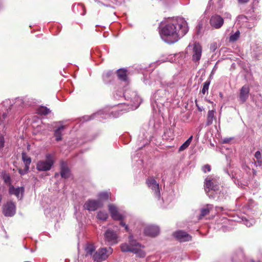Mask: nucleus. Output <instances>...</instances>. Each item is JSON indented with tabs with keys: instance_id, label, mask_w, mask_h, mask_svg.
<instances>
[{
	"instance_id": "obj_29",
	"label": "nucleus",
	"mask_w": 262,
	"mask_h": 262,
	"mask_svg": "<svg viewBox=\"0 0 262 262\" xmlns=\"http://www.w3.org/2000/svg\"><path fill=\"white\" fill-rule=\"evenodd\" d=\"M110 193L107 192H100L98 195V200L102 203V201L108 200Z\"/></svg>"
},
{
	"instance_id": "obj_43",
	"label": "nucleus",
	"mask_w": 262,
	"mask_h": 262,
	"mask_svg": "<svg viewBox=\"0 0 262 262\" xmlns=\"http://www.w3.org/2000/svg\"><path fill=\"white\" fill-rule=\"evenodd\" d=\"M254 12V8L253 7V5H252L251 9H250L248 12H247V14H252Z\"/></svg>"
},
{
	"instance_id": "obj_52",
	"label": "nucleus",
	"mask_w": 262,
	"mask_h": 262,
	"mask_svg": "<svg viewBox=\"0 0 262 262\" xmlns=\"http://www.w3.org/2000/svg\"><path fill=\"white\" fill-rule=\"evenodd\" d=\"M252 262H261V261H254V260H252Z\"/></svg>"
},
{
	"instance_id": "obj_27",
	"label": "nucleus",
	"mask_w": 262,
	"mask_h": 262,
	"mask_svg": "<svg viewBox=\"0 0 262 262\" xmlns=\"http://www.w3.org/2000/svg\"><path fill=\"white\" fill-rule=\"evenodd\" d=\"M117 75L118 78L123 81L127 80L126 71L124 69H119L117 71Z\"/></svg>"
},
{
	"instance_id": "obj_28",
	"label": "nucleus",
	"mask_w": 262,
	"mask_h": 262,
	"mask_svg": "<svg viewBox=\"0 0 262 262\" xmlns=\"http://www.w3.org/2000/svg\"><path fill=\"white\" fill-rule=\"evenodd\" d=\"M37 111V113L41 115H46L51 112L50 109L43 106H41L38 107Z\"/></svg>"
},
{
	"instance_id": "obj_32",
	"label": "nucleus",
	"mask_w": 262,
	"mask_h": 262,
	"mask_svg": "<svg viewBox=\"0 0 262 262\" xmlns=\"http://www.w3.org/2000/svg\"><path fill=\"white\" fill-rule=\"evenodd\" d=\"M210 84V80H206L203 84V88L201 91V93L203 95H205L206 94H208V89L209 87V85Z\"/></svg>"
},
{
	"instance_id": "obj_35",
	"label": "nucleus",
	"mask_w": 262,
	"mask_h": 262,
	"mask_svg": "<svg viewBox=\"0 0 262 262\" xmlns=\"http://www.w3.org/2000/svg\"><path fill=\"white\" fill-rule=\"evenodd\" d=\"M5 139L3 136H0V148L2 149L4 147Z\"/></svg>"
},
{
	"instance_id": "obj_31",
	"label": "nucleus",
	"mask_w": 262,
	"mask_h": 262,
	"mask_svg": "<svg viewBox=\"0 0 262 262\" xmlns=\"http://www.w3.org/2000/svg\"><path fill=\"white\" fill-rule=\"evenodd\" d=\"M221 152L225 155V158L228 162V156L229 153V148L227 145H222L220 147Z\"/></svg>"
},
{
	"instance_id": "obj_37",
	"label": "nucleus",
	"mask_w": 262,
	"mask_h": 262,
	"mask_svg": "<svg viewBox=\"0 0 262 262\" xmlns=\"http://www.w3.org/2000/svg\"><path fill=\"white\" fill-rule=\"evenodd\" d=\"M255 158L257 160H260L261 158V152L259 151H257L254 155Z\"/></svg>"
},
{
	"instance_id": "obj_48",
	"label": "nucleus",
	"mask_w": 262,
	"mask_h": 262,
	"mask_svg": "<svg viewBox=\"0 0 262 262\" xmlns=\"http://www.w3.org/2000/svg\"><path fill=\"white\" fill-rule=\"evenodd\" d=\"M224 171H225V172L226 173H227V174H229L228 169V168H227H227H225L224 169Z\"/></svg>"
},
{
	"instance_id": "obj_42",
	"label": "nucleus",
	"mask_w": 262,
	"mask_h": 262,
	"mask_svg": "<svg viewBox=\"0 0 262 262\" xmlns=\"http://www.w3.org/2000/svg\"><path fill=\"white\" fill-rule=\"evenodd\" d=\"M255 165L256 166H261L262 161H261V159L257 160V161L255 162Z\"/></svg>"
},
{
	"instance_id": "obj_36",
	"label": "nucleus",
	"mask_w": 262,
	"mask_h": 262,
	"mask_svg": "<svg viewBox=\"0 0 262 262\" xmlns=\"http://www.w3.org/2000/svg\"><path fill=\"white\" fill-rule=\"evenodd\" d=\"M29 169H27V168L25 167L24 169H19L18 172L21 175H24L28 172Z\"/></svg>"
},
{
	"instance_id": "obj_22",
	"label": "nucleus",
	"mask_w": 262,
	"mask_h": 262,
	"mask_svg": "<svg viewBox=\"0 0 262 262\" xmlns=\"http://www.w3.org/2000/svg\"><path fill=\"white\" fill-rule=\"evenodd\" d=\"M213 208V206L210 204H207L205 208H202L201 210V214L199 219H201L203 216L207 215L210 212V210Z\"/></svg>"
},
{
	"instance_id": "obj_45",
	"label": "nucleus",
	"mask_w": 262,
	"mask_h": 262,
	"mask_svg": "<svg viewBox=\"0 0 262 262\" xmlns=\"http://www.w3.org/2000/svg\"><path fill=\"white\" fill-rule=\"evenodd\" d=\"M78 6L79 7V8H80V9H81L83 10V11H84V12H83V13L82 14V15H84V14H85V11L84 7L83 5H82V4H80V5H78Z\"/></svg>"
},
{
	"instance_id": "obj_39",
	"label": "nucleus",
	"mask_w": 262,
	"mask_h": 262,
	"mask_svg": "<svg viewBox=\"0 0 262 262\" xmlns=\"http://www.w3.org/2000/svg\"><path fill=\"white\" fill-rule=\"evenodd\" d=\"M244 221H242V222L244 223L245 225H246L248 227H250L251 226V223L245 217H244Z\"/></svg>"
},
{
	"instance_id": "obj_5",
	"label": "nucleus",
	"mask_w": 262,
	"mask_h": 262,
	"mask_svg": "<svg viewBox=\"0 0 262 262\" xmlns=\"http://www.w3.org/2000/svg\"><path fill=\"white\" fill-rule=\"evenodd\" d=\"M113 252V249L111 247L102 248L99 249L93 255L95 261H101L105 260Z\"/></svg>"
},
{
	"instance_id": "obj_13",
	"label": "nucleus",
	"mask_w": 262,
	"mask_h": 262,
	"mask_svg": "<svg viewBox=\"0 0 262 262\" xmlns=\"http://www.w3.org/2000/svg\"><path fill=\"white\" fill-rule=\"evenodd\" d=\"M174 237L181 242L189 241L191 239V236L187 232L179 230L173 233Z\"/></svg>"
},
{
	"instance_id": "obj_6",
	"label": "nucleus",
	"mask_w": 262,
	"mask_h": 262,
	"mask_svg": "<svg viewBox=\"0 0 262 262\" xmlns=\"http://www.w3.org/2000/svg\"><path fill=\"white\" fill-rule=\"evenodd\" d=\"M108 210L112 219L114 220L120 221V225L124 227L125 230L128 232V226L123 222L124 217L119 213L117 208L113 204H110L108 205Z\"/></svg>"
},
{
	"instance_id": "obj_38",
	"label": "nucleus",
	"mask_w": 262,
	"mask_h": 262,
	"mask_svg": "<svg viewBox=\"0 0 262 262\" xmlns=\"http://www.w3.org/2000/svg\"><path fill=\"white\" fill-rule=\"evenodd\" d=\"M244 221H242V222L244 223L245 225H246L248 227H250L251 226V223L245 217H244Z\"/></svg>"
},
{
	"instance_id": "obj_50",
	"label": "nucleus",
	"mask_w": 262,
	"mask_h": 262,
	"mask_svg": "<svg viewBox=\"0 0 262 262\" xmlns=\"http://www.w3.org/2000/svg\"><path fill=\"white\" fill-rule=\"evenodd\" d=\"M253 175H256V171L254 169H253Z\"/></svg>"
},
{
	"instance_id": "obj_9",
	"label": "nucleus",
	"mask_w": 262,
	"mask_h": 262,
	"mask_svg": "<svg viewBox=\"0 0 262 262\" xmlns=\"http://www.w3.org/2000/svg\"><path fill=\"white\" fill-rule=\"evenodd\" d=\"M219 183L217 179L215 178L207 177L205 180V191L207 193L208 191L211 190H216L219 187Z\"/></svg>"
},
{
	"instance_id": "obj_34",
	"label": "nucleus",
	"mask_w": 262,
	"mask_h": 262,
	"mask_svg": "<svg viewBox=\"0 0 262 262\" xmlns=\"http://www.w3.org/2000/svg\"><path fill=\"white\" fill-rule=\"evenodd\" d=\"M202 169L205 173L209 172L211 170V166L208 164H206L202 167Z\"/></svg>"
},
{
	"instance_id": "obj_51",
	"label": "nucleus",
	"mask_w": 262,
	"mask_h": 262,
	"mask_svg": "<svg viewBox=\"0 0 262 262\" xmlns=\"http://www.w3.org/2000/svg\"><path fill=\"white\" fill-rule=\"evenodd\" d=\"M126 96H127V92H125V94H124V96H125V97H126Z\"/></svg>"
},
{
	"instance_id": "obj_18",
	"label": "nucleus",
	"mask_w": 262,
	"mask_h": 262,
	"mask_svg": "<svg viewBox=\"0 0 262 262\" xmlns=\"http://www.w3.org/2000/svg\"><path fill=\"white\" fill-rule=\"evenodd\" d=\"M60 174L63 178H68L70 175V171L66 162L61 161L60 163Z\"/></svg>"
},
{
	"instance_id": "obj_20",
	"label": "nucleus",
	"mask_w": 262,
	"mask_h": 262,
	"mask_svg": "<svg viewBox=\"0 0 262 262\" xmlns=\"http://www.w3.org/2000/svg\"><path fill=\"white\" fill-rule=\"evenodd\" d=\"M216 112L214 110H210L207 114L206 125L209 126L212 124L213 121L215 118Z\"/></svg>"
},
{
	"instance_id": "obj_33",
	"label": "nucleus",
	"mask_w": 262,
	"mask_h": 262,
	"mask_svg": "<svg viewBox=\"0 0 262 262\" xmlns=\"http://www.w3.org/2000/svg\"><path fill=\"white\" fill-rule=\"evenodd\" d=\"M239 31H236L234 34L230 35V41H236L239 37Z\"/></svg>"
},
{
	"instance_id": "obj_47",
	"label": "nucleus",
	"mask_w": 262,
	"mask_h": 262,
	"mask_svg": "<svg viewBox=\"0 0 262 262\" xmlns=\"http://www.w3.org/2000/svg\"><path fill=\"white\" fill-rule=\"evenodd\" d=\"M249 0H238L240 3H247Z\"/></svg>"
},
{
	"instance_id": "obj_3",
	"label": "nucleus",
	"mask_w": 262,
	"mask_h": 262,
	"mask_svg": "<svg viewBox=\"0 0 262 262\" xmlns=\"http://www.w3.org/2000/svg\"><path fill=\"white\" fill-rule=\"evenodd\" d=\"M129 245L123 244L120 246L121 251L122 252H132L136 254L139 257H144L145 256V253L142 250L143 246L133 240L131 236H129Z\"/></svg>"
},
{
	"instance_id": "obj_49",
	"label": "nucleus",
	"mask_w": 262,
	"mask_h": 262,
	"mask_svg": "<svg viewBox=\"0 0 262 262\" xmlns=\"http://www.w3.org/2000/svg\"><path fill=\"white\" fill-rule=\"evenodd\" d=\"M220 95V97L221 98H223V94L221 93H220L219 94Z\"/></svg>"
},
{
	"instance_id": "obj_2",
	"label": "nucleus",
	"mask_w": 262,
	"mask_h": 262,
	"mask_svg": "<svg viewBox=\"0 0 262 262\" xmlns=\"http://www.w3.org/2000/svg\"><path fill=\"white\" fill-rule=\"evenodd\" d=\"M3 106L4 110L0 114V128H5L15 118V114L13 110V106L11 100L7 99L3 101Z\"/></svg>"
},
{
	"instance_id": "obj_11",
	"label": "nucleus",
	"mask_w": 262,
	"mask_h": 262,
	"mask_svg": "<svg viewBox=\"0 0 262 262\" xmlns=\"http://www.w3.org/2000/svg\"><path fill=\"white\" fill-rule=\"evenodd\" d=\"M16 212V206L14 203L9 201L3 206V212L6 216H12Z\"/></svg>"
},
{
	"instance_id": "obj_15",
	"label": "nucleus",
	"mask_w": 262,
	"mask_h": 262,
	"mask_svg": "<svg viewBox=\"0 0 262 262\" xmlns=\"http://www.w3.org/2000/svg\"><path fill=\"white\" fill-rule=\"evenodd\" d=\"M159 228L156 226L148 225L144 229L145 235L151 237H155L159 233Z\"/></svg>"
},
{
	"instance_id": "obj_19",
	"label": "nucleus",
	"mask_w": 262,
	"mask_h": 262,
	"mask_svg": "<svg viewBox=\"0 0 262 262\" xmlns=\"http://www.w3.org/2000/svg\"><path fill=\"white\" fill-rule=\"evenodd\" d=\"M95 117L99 119L100 118H106L108 117H111V115L107 114H104L103 111H99L95 114H94L92 116L84 117V119L88 121L93 119Z\"/></svg>"
},
{
	"instance_id": "obj_41",
	"label": "nucleus",
	"mask_w": 262,
	"mask_h": 262,
	"mask_svg": "<svg viewBox=\"0 0 262 262\" xmlns=\"http://www.w3.org/2000/svg\"><path fill=\"white\" fill-rule=\"evenodd\" d=\"M4 181L6 183H10L11 179L9 176H6L4 177Z\"/></svg>"
},
{
	"instance_id": "obj_23",
	"label": "nucleus",
	"mask_w": 262,
	"mask_h": 262,
	"mask_svg": "<svg viewBox=\"0 0 262 262\" xmlns=\"http://www.w3.org/2000/svg\"><path fill=\"white\" fill-rule=\"evenodd\" d=\"M22 160L25 164V167L27 169H29L30 165L31 162V159L26 153L23 152L21 154Z\"/></svg>"
},
{
	"instance_id": "obj_16",
	"label": "nucleus",
	"mask_w": 262,
	"mask_h": 262,
	"mask_svg": "<svg viewBox=\"0 0 262 262\" xmlns=\"http://www.w3.org/2000/svg\"><path fill=\"white\" fill-rule=\"evenodd\" d=\"M223 23L224 20L223 18L218 15L212 16L210 20V25L216 29L220 28Z\"/></svg>"
},
{
	"instance_id": "obj_53",
	"label": "nucleus",
	"mask_w": 262,
	"mask_h": 262,
	"mask_svg": "<svg viewBox=\"0 0 262 262\" xmlns=\"http://www.w3.org/2000/svg\"><path fill=\"white\" fill-rule=\"evenodd\" d=\"M118 116V115H116V116H113L114 117H117Z\"/></svg>"
},
{
	"instance_id": "obj_8",
	"label": "nucleus",
	"mask_w": 262,
	"mask_h": 262,
	"mask_svg": "<svg viewBox=\"0 0 262 262\" xmlns=\"http://www.w3.org/2000/svg\"><path fill=\"white\" fill-rule=\"evenodd\" d=\"M202 48L198 42H195L193 45L192 52V60L195 63H199L201 58Z\"/></svg>"
},
{
	"instance_id": "obj_30",
	"label": "nucleus",
	"mask_w": 262,
	"mask_h": 262,
	"mask_svg": "<svg viewBox=\"0 0 262 262\" xmlns=\"http://www.w3.org/2000/svg\"><path fill=\"white\" fill-rule=\"evenodd\" d=\"M98 219L101 221H105L108 217V214L105 211H99L97 215Z\"/></svg>"
},
{
	"instance_id": "obj_44",
	"label": "nucleus",
	"mask_w": 262,
	"mask_h": 262,
	"mask_svg": "<svg viewBox=\"0 0 262 262\" xmlns=\"http://www.w3.org/2000/svg\"><path fill=\"white\" fill-rule=\"evenodd\" d=\"M250 17L252 19H259V15L257 16V15L253 14L250 16Z\"/></svg>"
},
{
	"instance_id": "obj_10",
	"label": "nucleus",
	"mask_w": 262,
	"mask_h": 262,
	"mask_svg": "<svg viewBox=\"0 0 262 262\" xmlns=\"http://www.w3.org/2000/svg\"><path fill=\"white\" fill-rule=\"evenodd\" d=\"M146 184L154 192V194L158 199L160 197V192L159 190V184L153 178H149L146 180Z\"/></svg>"
},
{
	"instance_id": "obj_14",
	"label": "nucleus",
	"mask_w": 262,
	"mask_h": 262,
	"mask_svg": "<svg viewBox=\"0 0 262 262\" xmlns=\"http://www.w3.org/2000/svg\"><path fill=\"white\" fill-rule=\"evenodd\" d=\"M25 189L23 187H14L11 185L9 187V192L10 194L15 195L18 199H21L24 193Z\"/></svg>"
},
{
	"instance_id": "obj_17",
	"label": "nucleus",
	"mask_w": 262,
	"mask_h": 262,
	"mask_svg": "<svg viewBox=\"0 0 262 262\" xmlns=\"http://www.w3.org/2000/svg\"><path fill=\"white\" fill-rule=\"evenodd\" d=\"M249 91V86L246 85L242 88L239 94V99L242 103H244L248 98Z\"/></svg>"
},
{
	"instance_id": "obj_40",
	"label": "nucleus",
	"mask_w": 262,
	"mask_h": 262,
	"mask_svg": "<svg viewBox=\"0 0 262 262\" xmlns=\"http://www.w3.org/2000/svg\"><path fill=\"white\" fill-rule=\"evenodd\" d=\"M112 75V73L111 72H108L104 74H103V77L104 80H105L106 78H108L111 77Z\"/></svg>"
},
{
	"instance_id": "obj_12",
	"label": "nucleus",
	"mask_w": 262,
	"mask_h": 262,
	"mask_svg": "<svg viewBox=\"0 0 262 262\" xmlns=\"http://www.w3.org/2000/svg\"><path fill=\"white\" fill-rule=\"evenodd\" d=\"M102 205L103 203L100 201L89 200L85 203L83 207L89 211H95Z\"/></svg>"
},
{
	"instance_id": "obj_46",
	"label": "nucleus",
	"mask_w": 262,
	"mask_h": 262,
	"mask_svg": "<svg viewBox=\"0 0 262 262\" xmlns=\"http://www.w3.org/2000/svg\"><path fill=\"white\" fill-rule=\"evenodd\" d=\"M161 93H163V92L162 91H160V90H158L156 92V94H155V97H157V96L160 94H161Z\"/></svg>"
},
{
	"instance_id": "obj_1",
	"label": "nucleus",
	"mask_w": 262,
	"mask_h": 262,
	"mask_svg": "<svg viewBox=\"0 0 262 262\" xmlns=\"http://www.w3.org/2000/svg\"><path fill=\"white\" fill-rule=\"evenodd\" d=\"M188 31L186 21L182 17L168 19L167 24L160 31L163 40L168 43H173L184 36Z\"/></svg>"
},
{
	"instance_id": "obj_4",
	"label": "nucleus",
	"mask_w": 262,
	"mask_h": 262,
	"mask_svg": "<svg viewBox=\"0 0 262 262\" xmlns=\"http://www.w3.org/2000/svg\"><path fill=\"white\" fill-rule=\"evenodd\" d=\"M54 164L53 155L48 154L46 159L39 160L36 164V169L40 171L50 170Z\"/></svg>"
},
{
	"instance_id": "obj_25",
	"label": "nucleus",
	"mask_w": 262,
	"mask_h": 262,
	"mask_svg": "<svg viewBox=\"0 0 262 262\" xmlns=\"http://www.w3.org/2000/svg\"><path fill=\"white\" fill-rule=\"evenodd\" d=\"M85 251L86 255H92L95 251V247L93 244H88L85 247Z\"/></svg>"
},
{
	"instance_id": "obj_24",
	"label": "nucleus",
	"mask_w": 262,
	"mask_h": 262,
	"mask_svg": "<svg viewBox=\"0 0 262 262\" xmlns=\"http://www.w3.org/2000/svg\"><path fill=\"white\" fill-rule=\"evenodd\" d=\"M65 128V126L61 125L58 127L54 132V135L57 141H60L62 139V132Z\"/></svg>"
},
{
	"instance_id": "obj_21",
	"label": "nucleus",
	"mask_w": 262,
	"mask_h": 262,
	"mask_svg": "<svg viewBox=\"0 0 262 262\" xmlns=\"http://www.w3.org/2000/svg\"><path fill=\"white\" fill-rule=\"evenodd\" d=\"M242 221H244V216H239L234 211L230 212V222H234L241 223L242 222Z\"/></svg>"
},
{
	"instance_id": "obj_26",
	"label": "nucleus",
	"mask_w": 262,
	"mask_h": 262,
	"mask_svg": "<svg viewBox=\"0 0 262 262\" xmlns=\"http://www.w3.org/2000/svg\"><path fill=\"white\" fill-rule=\"evenodd\" d=\"M193 136H191L179 148V151L181 152L186 149L190 144Z\"/></svg>"
},
{
	"instance_id": "obj_7",
	"label": "nucleus",
	"mask_w": 262,
	"mask_h": 262,
	"mask_svg": "<svg viewBox=\"0 0 262 262\" xmlns=\"http://www.w3.org/2000/svg\"><path fill=\"white\" fill-rule=\"evenodd\" d=\"M105 243L108 245H113L118 243V236L116 232L111 230H107L104 234Z\"/></svg>"
}]
</instances>
